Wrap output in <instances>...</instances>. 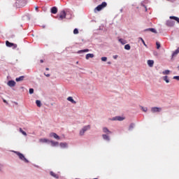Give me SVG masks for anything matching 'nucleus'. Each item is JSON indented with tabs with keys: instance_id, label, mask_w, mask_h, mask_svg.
Returning <instances> with one entry per match:
<instances>
[{
	"instance_id": "09e8293b",
	"label": "nucleus",
	"mask_w": 179,
	"mask_h": 179,
	"mask_svg": "<svg viewBox=\"0 0 179 179\" xmlns=\"http://www.w3.org/2000/svg\"><path fill=\"white\" fill-rule=\"evenodd\" d=\"M178 70H179V66L178 67Z\"/></svg>"
},
{
	"instance_id": "a878e982",
	"label": "nucleus",
	"mask_w": 179,
	"mask_h": 179,
	"mask_svg": "<svg viewBox=\"0 0 179 179\" xmlns=\"http://www.w3.org/2000/svg\"><path fill=\"white\" fill-rule=\"evenodd\" d=\"M163 80L165 81L166 83H169V79L168 76H164L163 77Z\"/></svg>"
},
{
	"instance_id": "1a4fd4ad",
	"label": "nucleus",
	"mask_w": 179,
	"mask_h": 179,
	"mask_svg": "<svg viewBox=\"0 0 179 179\" xmlns=\"http://www.w3.org/2000/svg\"><path fill=\"white\" fill-rule=\"evenodd\" d=\"M166 26H168V27H173V26H175V22L173 21V20H169L166 22Z\"/></svg>"
},
{
	"instance_id": "423d86ee",
	"label": "nucleus",
	"mask_w": 179,
	"mask_h": 179,
	"mask_svg": "<svg viewBox=\"0 0 179 179\" xmlns=\"http://www.w3.org/2000/svg\"><path fill=\"white\" fill-rule=\"evenodd\" d=\"M6 46H8L9 48H13V49H15L17 48V45L16 44L10 43L8 41H6Z\"/></svg>"
},
{
	"instance_id": "de8ad7c7",
	"label": "nucleus",
	"mask_w": 179,
	"mask_h": 179,
	"mask_svg": "<svg viewBox=\"0 0 179 179\" xmlns=\"http://www.w3.org/2000/svg\"><path fill=\"white\" fill-rule=\"evenodd\" d=\"M76 64H79V62H77Z\"/></svg>"
},
{
	"instance_id": "58836bf2",
	"label": "nucleus",
	"mask_w": 179,
	"mask_h": 179,
	"mask_svg": "<svg viewBox=\"0 0 179 179\" xmlns=\"http://www.w3.org/2000/svg\"><path fill=\"white\" fill-rule=\"evenodd\" d=\"M140 39H141V42L143 43V44H144L145 46H147V45L145 43V41L142 38H140Z\"/></svg>"
},
{
	"instance_id": "ddd939ff",
	"label": "nucleus",
	"mask_w": 179,
	"mask_h": 179,
	"mask_svg": "<svg viewBox=\"0 0 179 179\" xmlns=\"http://www.w3.org/2000/svg\"><path fill=\"white\" fill-rule=\"evenodd\" d=\"M39 142L42 143H47L50 142V140L47 139V138H41V139H39Z\"/></svg>"
},
{
	"instance_id": "a19ab883",
	"label": "nucleus",
	"mask_w": 179,
	"mask_h": 179,
	"mask_svg": "<svg viewBox=\"0 0 179 179\" xmlns=\"http://www.w3.org/2000/svg\"><path fill=\"white\" fill-rule=\"evenodd\" d=\"M35 10H36V11H38V6L35 7Z\"/></svg>"
},
{
	"instance_id": "37998d69",
	"label": "nucleus",
	"mask_w": 179,
	"mask_h": 179,
	"mask_svg": "<svg viewBox=\"0 0 179 179\" xmlns=\"http://www.w3.org/2000/svg\"><path fill=\"white\" fill-rule=\"evenodd\" d=\"M46 76V77H50V74H48V75H45Z\"/></svg>"
},
{
	"instance_id": "f8f14e48",
	"label": "nucleus",
	"mask_w": 179,
	"mask_h": 179,
	"mask_svg": "<svg viewBox=\"0 0 179 179\" xmlns=\"http://www.w3.org/2000/svg\"><path fill=\"white\" fill-rule=\"evenodd\" d=\"M124 118L120 116H117L115 117H113L112 120H118V121H122L124 120Z\"/></svg>"
},
{
	"instance_id": "dca6fc26",
	"label": "nucleus",
	"mask_w": 179,
	"mask_h": 179,
	"mask_svg": "<svg viewBox=\"0 0 179 179\" xmlns=\"http://www.w3.org/2000/svg\"><path fill=\"white\" fill-rule=\"evenodd\" d=\"M50 143H51V145L52 147L58 146V145L59 144V143L55 142V141H50Z\"/></svg>"
},
{
	"instance_id": "a18cd8bd",
	"label": "nucleus",
	"mask_w": 179,
	"mask_h": 179,
	"mask_svg": "<svg viewBox=\"0 0 179 179\" xmlns=\"http://www.w3.org/2000/svg\"><path fill=\"white\" fill-rule=\"evenodd\" d=\"M45 70H46V71H49L50 69H49V68H46Z\"/></svg>"
},
{
	"instance_id": "39448f33",
	"label": "nucleus",
	"mask_w": 179,
	"mask_h": 179,
	"mask_svg": "<svg viewBox=\"0 0 179 179\" xmlns=\"http://www.w3.org/2000/svg\"><path fill=\"white\" fill-rule=\"evenodd\" d=\"M66 14L65 10H62V11L59 13V20H64V19L66 18Z\"/></svg>"
},
{
	"instance_id": "a211bd4d",
	"label": "nucleus",
	"mask_w": 179,
	"mask_h": 179,
	"mask_svg": "<svg viewBox=\"0 0 179 179\" xmlns=\"http://www.w3.org/2000/svg\"><path fill=\"white\" fill-rule=\"evenodd\" d=\"M94 54H91V53L87 54L86 59L89 60L90 58H94Z\"/></svg>"
},
{
	"instance_id": "6ab92c4d",
	"label": "nucleus",
	"mask_w": 179,
	"mask_h": 179,
	"mask_svg": "<svg viewBox=\"0 0 179 179\" xmlns=\"http://www.w3.org/2000/svg\"><path fill=\"white\" fill-rule=\"evenodd\" d=\"M103 133H106L107 134H112V132L108 129V128L106 127H103Z\"/></svg>"
},
{
	"instance_id": "f704fd0d",
	"label": "nucleus",
	"mask_w": 179,
	"mask_h": 179,
	"mask_svg": "<svg viewBox=\"0 0 179 179\" xmlns=\"http://www.w3.org/2000/svg\"><path fill=\"white\" fill-rule=\"evenodd\" d=\"M141 108L142 111H144L145 113L148 111V108L147 107L141 106Z\"/></svg>"
},
{
	"instance_id": "9d476101",
	"label": "nucleus",
	"mask_w": 179,
	"mask_h": 179,
	"mask_svg": "<svg viewBox=\"0 0 179 179\" xmlns=\"http://www.w3.org/2000/svg\"><path fill=\"white\" fill-rule=\"evenodd\" d=\"M15 82L14 81V80H9L8 82V85L9 86V87H15Z\"/></svg>"
},
{
	"instance_id": "603ef678",
	"label": "nucleus",
	"mask_w": 179,
	"mask_h": 179,
	"mask_svg": "<svg viewBox=\"0 0 179 179\" xmlns=\"http://www.w3.org/2000/svg\"><path fill=\"white\" fill-rule=\"evenodd\" d=\"M77 179V178H76Z\"/></svg>"
},
{
	"instance_id": "4c0bfd02",
	"label": "nucleus",
	"mask_w": 179,
	"mask_h": 179,
	"mask_svg": "<svg viewBox=\"0 0 179 179\" xmlns=\"http://www.w3.org/2000/svg\"><path fill=\"white\" fill-rule=\"evenodd\" d=\"M34 90L33 88H30V89H29V94H32L34 93Z\"/></svg>"
},
{
	"instance_id": "49530a36",
	"label": "nucleus",
	"mask_w": 179,
	"mask_h": 179,
	"mask_svg": "<svg viewBox=\"0 0 179 179\" xmlns=\"http://www.w3.org/2000/svg\"><path fill=\"white\" fill-rule=\"evenodd\" d=\"M3 102H4V103H6V101L4 99V100H3Z\"/></svg>"
},
{
	"instance_id": "ea45409f",
	"label": "nucleus",
	"mask_w": 179,
	"mask_h": 179,
	"mask_svg": "<svg viewBox=\"0 0 179 179\" xmlns=\"http://www.w3.org/2000/svg\"><path fill=\"white\" fill-rule=\"evenodd\" d=\"M173 78H174L175 80H179V76H175V77H173Z\"/></svg>"
},
{
	"instance_id": "412c9836",
	"label": "nucleus",
	"mask_w": 179,
	"mask_h": 179,
	"mask_svg": "<svg viewBox=\"0 0 179 179\" xmlns=\"http://www.w3.org/2000/svg\"><path fill=\"white\" fill-rule=\"evenodd\" d=\"M102 138H103V140L110 141V137L106 134H102Z\"/></svg>"
},
{
	"instance_id": "79ce46f5",
	"label": "nucleus",
	"mask_w": 179,
	"mask_h": 179,
	"mask_svg": "<svg viewBox=\"0 0 179 179\" xmlns=\"http://www.w3.org/2000/svg\"><path fill=\"white\" fill-rule=\"evenodd\" d=\"M40 62H41V64H43L44 62H43V59H41V60H40Z\"/></svg>"
},
{
	"instance_id": "393cba45",
	"label": "nucleus",
	"mask_w": 179,
	"mask_h": 179,
	"mask_svg": "<svg viewBox=\"0 0 179 179\" xmlns=\"http://www.w3.org/2000/svg\"><path fill=\"white\" fill-rule=\"evenodd\" d=\"M146 30L149 31H151L153 34H157L156 29H146Z\"/></svg>"
},
{
	"instance_id": "c03bdc74",
	"label": "nucleus",
	"mask_w": 179,
	"mask_h": 179,
	"mask_svg": "<svg viewBox=\"0 0 179 179\" xmlns=\"http://www.w3.org/2000/svg\"><path fill=\"white\" fill-rule=\"evenodd\" d=\"M3 167L2 165H0V171H1V168Z\"/></svg>"
},
{
	"instance_id": "4be33fe9",
	"label": "nucleus",
	"mask_w": 179,
	"mask_h": 179,
	"mask_svg": "<svg viewBox=\"0 0 179 179\" xmlns=\"http://www.w3.org/2000/svg\"><path fill=\"white\" fill-rule=\"evenodd\" d=\"M84 52H89V49L80 50L78 52V54H81V53H84Z\"/></svg>"
},
{
	"instance_id": "f3484780",
	"label": "nucleus",
	"mask_w": 179,
	"mask_h": 179,
	"mask_svg": "<svg viewBox=\"0 0 179 179\" xmlns=\"http://www.w3.org/2000/svg\"><path fill=\"white\" fill-rule=\"evenodd\" d=\"M179 53V47L177 48V50L176 51H174L172 53V58H173L174 57H176L178 54Z\"/></svg>"
},
{
	"instance_id": "bb28decb",
	"label": "nucleus",
	"mask_w": 179,
	"mask_h": 179,
	"mask_svg": "<svg viewBox=\"0 0 179 179\" xmlns=\"http://www.w3.org/2000/svg\"><path fill=\"white\" fill-rule=\"evenodd\" d=\"M61 148H67V143H60L59 144Z\"/></svg>"
},
{
	"instance_id": "5701e85b",
	"label": "nucleus",
	"mask_w": 179,
	"mask_h": 179,
	"mask_svg": "<svg viewBox=\"0 0 179 179\" xmlns=\"http://www.w3.org/2000/svg\"><path fill=\"white\" fill-rule=\"evenodd\" d=\"M24 78V76L18 77V78H16L15 81L16 82H21V81H23Z\"/></svg>"
},
{
	"instance_id": "2eb2a0df",
	"label": "nucleus",
	"mask_w": 179,
	"mask_h": 179,
	"mask_svg": "<svg viewBox=\"0 0 179 179\" xmlns=\"http://www.w3.org/2000/svg\"><path fill=\"white\" fill-rule=\"evenodd\" d=\"M51 13L54 15L57 13V8L55 6L51 8Z\"/></svg>"
},
{
	"instance_id": "b1692460",
	"label": "nucleus",
	"mask_w": 179,
	"mask_h": 179,
	"mask_svg": "<svg viewBox=\"0 0 179 179\" xmlns=\"http://www.w3.org/2000/svg\"><path fill=\"white\" fill-rule=\"evenodd\" d=\"M50 175L52 177H55V178H59L58 175L56 174L55 173L52 172V171L50 172Z\"/></svg>"
},
{
	"instance_id": "2f4dec72",
	"label": "nucleus",
	"mask_w": 179,
	"mask_h": 179,
	"mask_svg": "<svg viewBox=\"0 0 179 179\" xmlns=\"http://www.w3.org/2000/svg\"><path fill=\"white\" fill-rule=\"evenodd\" d=\"M119 42L122 45L126 44V41L124 39H119Z\"/></svg>"
},
{
	"instance_id": "3c124183",
	"label": "nucleus",
	"mask_w": 179,
	"mask_h": 179,
	"mask_svg": "<svg viewBox=\"0 0 179 179\" xmlns=\"http://www.w3.org/2000/svg\"><path fill=\"white\" fill-rule=\"evenodd\" d=\"M94 179H98V178H94Z\"/></svg>"
},
{
	"instance_id": "7ed1b4c3",
	"label": "nucleus",
	"mask_w": 179,
	"mask_h": 179,
	"mask_svg": "<svg viewBox=\"0 0 179 179\" xmlns=\"http://www.w3.org/2000/svg\"><path fill=\"white\" fill-rule=\"evenodd\" d=\"M89 129H91V125H90V124L86 125L84 127H83V129L80 131V133H79L80 136H84L85 131Z\"/></svg>"
},
{
	"instance_id": "c756f323",
	"label": "nucleus",
	"mask_w": 179,
	"mask_h": 179,
	"mask_svg": "<svg viewBox=\"0 0 179 179\" xmlns=\"http://www.w3.org/2000/svg\"><path fill=\"white\" fill-rule=\"evenodd\" d=\"M169 73H170L169 70H166V71H162L163 75H169Z\"/></svg>"
},
{
	"instance_id": "c9c22d12",
	"label": "nucleus",
	"mask_w": 179,
	"mask_h": 179,
	"mask_svg": "<svg viewBox=\"0 0 179 179\" xmlns=\"http://www.w3.org/2000/svg\"><path fill=\"white\" fill-rule=\"evenodd\" d=\"M156 45H157V50L160 49V43L159 42H157Z\"/></svg>"
},
{
	"instance_id": "e433bc0d",
	"label": "nucleus",
	"mask_w": 179,
	"mask_h": 179,
	"mask_svg": "<svg viewBox=\"0 0 179 179\" xmlns=\"http://www.w3.org/2000/svg\"><path fill=\"white\" fill-rule=\"evenodd\" d=\"M101 59L102 62H106L107 61V57H101Z\"/></svg>"
},
{
	"instance_id": "0eeeda50",
	"label": "nucleus",
	"mask_w": 179,
	"mask_h": 179,
	"mask_svg": "<svg viewBox=\"0 0 179 179\" xmlns=\"http://www.w3.org/2000/svg\"><path fill=\"white\" fill-rule=\"evenodd\" d=\"M50 137H53L55 139L60 140V136L56 133H50Z\"/></svg>"
},
{
	"instance_id": "20e7f679",
	"label": "nucleus",
	"mask_w": 179,
	"mask_h": 179,
	"mask_svg": "<svg viewBox=\"0 0 179 179\" xmlns=\"http://www.w3.org/2000/svg\"><path fill=\"white\" fill-rule=\"evenodd\" d=\"M14 152L18 156V157H19L21 160L24 161L26 163H29V160L27 159L24 157V155H23L22 153L18 152H15V151H14Z\"/></svg>"
},
{
	"instance_id": "9b49d317",
	"label": "nucleus",
	"mask_w": 179,
	"mask_h": 179,
	"mask_svg": "<svg viewBox=\"0 0 179 179\" xmlns=\"http://www.w3.org/2000/svg\"><path fill=\"white\" fill-rule=\"evenodd\" d=\"M154 64H155L154 60H151V59L148 60V66H149L150 68L153 67Z\"/></svg>"
},
{
	"instance_id": "c85d7f7f",
	"label": "nucleus",
	"mask_w": 179,
	"mask_h": 179,
	"mask_svg": "<svg viewBox=\"0 0 179 179\" xmlns=\"http://www.w3.org/2000/svg\"><path fill=\"white\" fill-rule=\"evenodd\" d=\"M134 127H135V124L134 123H131L129 127V130L131 131L132 129H134Z\"/></svg>"
},
{
	"instance_id": "aec40b11",
	"label": "nucleus",
	"mask_w": 179,
	"mask_h": 179,
	"mask_svg": "<svg viewBox=\"0 0 179 179\" xmlns=\"http://www.w3.org/2000/svg\"><path fill=\"white\" fill-rule=\"evenodd\" d=\"M169 18L171 20H176L178 24H179V18L175 16H170Z\"/></svg>"
},
{
	"instance_id": "4468645a",
	"label": "nucleus",
	"mask_w": 179,
	"mask_h": 179,
	"mask_svg": "<svg viewBox=\"0 0 179 179\" xmlns=\"http://www.w3.org/2000/svg\"><path fill=\"white\" fill-rule=\"evenodd\" d=\"M68 101H71L73 104H76V101L73 100V96H69L67 98Z\"/></svg>"
},
{
	"instance_id": "6e6552de",
	"label": "nucleus",
	"mask_w": 179,
	"mask_h": 179,
	"mask_svg": "<svg viewBox=\"0 0 179 179\" xmlns=\"http://www.w3.org/2000/svg\"><path fill=\"white\" fill-rule=\"evenodd\" d=\"M152 113H157L162 111V108H158V107H152L151 108Z\"/></svg>"
},
{
	"instance_id": "72a5a7b5",
	"label": "nucleus",
	"mask_w": 179,
	"mask_h": 179,
	"mask_svg": "<svg viewBox=\"0 0 179 179\" xmlns=\"http://www.w3.org/2000/svg\"><path fill=\"white\" fill-rule=\"evenodd\" d=\"M20 133H22V134H23L24 136H27V133H26L25 131H24L22 128H20Z\"/></svg>"
},
{
	"instance_id": "7c9ffc66",
	"label": "nucleus",
	"mask_w": 179,
	"mask_h": 179,
	"mask_svg": "<svg viewBox=\"0 0 179 179\" xmlns=\"http://www.w3.org/2000/svg\"><path fill=\"white\" fill-rule=\"evenodd\" d=\"M73 34H79V29H75L73 31Z\"/></svg>"
},
{
	"instance_id": "473e14b6",
	"label": "nucleus",
	"mask_w": 179,
	"mask_h": 179,
	"mask_svg": "<svg viewBox=\"0 0 179 179\" xmlns=\"http://www.w3.org/2000/svg\"><path fill=\"white\" fill-rule=\"evenodd\" d=\"M124 49L127 50H131V46L129 44H127L124 46Z\"/></svg>"
},
{
	"instance_id": "cd10ccee",
	"label": "nucleus",
	"mask_w": 179,
	"mask_h": 179,
	"mask_svg": "<svg viewBox=\"0 0 179 179\" xmlns=\"http://www.w3.org/2000/svg\"><path fill=\"white\" fill-rule=\"evenodd\" d=\"M36 105H37V106H38V108H41V101L36 100Z\"/></svg>"
},
{
	"instance_id": "8fccbe9b",
	"label": "nucleus",
	"mask_w": 179,
	"mask_h": 179,
	"mask_svg": "<svg viewBox=\"0 0 179 179\" xmlns=\"http://www.w3.org/2000/svg\"><path fill=\"white\" fill-rule=\"evenodd\" d=\"M115 59H116V57H115Z\"/></svg>"
},
{
	"instance_id": "f257e3e1",
	"label": "nucleus",
	"mask_w": 179,
	"mask_h": 179,
	"mask_svg": "<svg viewBox=\"0 0 179 179\" xmlns=\"http://www.w3.org/2000/svg\"><path fill=\"white\" fill-rule=\"evenodd\" d=\"M15 5L17 8H22L25 6L26 0H16Z\"/></svg>"
},
{
	"instance_id": "f03ea898",
	"label": "nucleus",
	"mask_w": 179,
	"mask_h": 179,
	"mask_svg": "<svg viewBox=\"0 0 179 179\" xmlns=\"http://www.w3.org/2000/svg\"><path fill=\"white\" fill-rule=\"evenodd\" d=\"M107 6V3L106 1H103L101 3V4L99 5L95 9H94V12H99L101 11L102 9H103L105 7Z\"/></svg>"
}]
</instances>
